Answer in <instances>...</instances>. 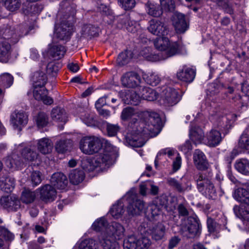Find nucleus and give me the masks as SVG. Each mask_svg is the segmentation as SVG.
<instances>
[{"instance_id": "obj_38", "label": "nucleus", "mask_w": 249, "mask_h": 249, "mask_svg": "<svg viewBox=\"0 0 249 249\" xmlns=\"http://www.w3.org/2000/svg\"><path fill=\"white\" fill-rule=\"evenodd\" d=\"M85 178V173L83 170H72L69 174L70 182L74 184L77 185L81 182Z\"/></svg>"}, {"instance_id": "obj_34", "label": "nucleus", "mask_w": 249, "mask_h": 249, "mask_svg": "<svg viewBox=\"0 0 249 249\" xmlns=\"http://www.w3.org/2000/svg\"><path fill=\"white\" fill-rule=\"evenodd\" d=\"M177 76L180 80L186 83H190L193 81L195 77V71L190 68L183 69L178 72Z\"/></svg>"}, {"instance_id": "obj_61", "label": "nucleus", "mask_w": 249, "mask_h": 249, "mask_svg": "<svg viewBox=\"0 0 249 249\" xmlns=\"http://www.w3.org/2000/svg\"><path fill=\"white\" fill-rule=\"evenodd\" d=\"M16 40L17 42L19 39V38L23 36L28 34V32L26 29V26L24 25H18L16 28Z\"/></svg>"}, {"instance_id": "obj_64", "label": "nucleus", "mask_w": 249, "mask_h": 249, "mask_svg": "<svg viewBox=\"0 0 249 249\" xmlns=\"http://www.w3.org/2000/svg\"><path fill=\"white\" fill-rule=\"evenodd\" d=\"M160 81V77L158 75L155 74V73L150 74L146 78L147 83L152 86H157L158 84H159Z\"/></svg>"}, {"instance_id": "obj_37", "label": "nucleus", "mask_w": 249, "mask_h": 249, "mask_svg": "<svg viewBox=\"0 0 249 249\" xmlns=\"http://www.w3.org/2000/svg\"><path fill=\"white\" fill-rule=\"evenodd\" d=\"M178 44L176 42H170V45L164 52L159 53L160 60L165 59L169 57L172 56L178 53Z\"/></svg>"}, {"instance_id": "obj_18", "label": "nucleus", "mask_w": 249, "mask_h": 249, "mask_svg": "<svg viewBox=\"0 0 249 249\" xmlns=\"http://www.w3.org/2000/svg\"><path fill=\"white\" fill-rule=\"evenodd\" d=\"M48 90L44 87L34 88L33 95L35 98L38 101H42L44 104L51 105L53 103V99L47 96Z\"/></svg>"}, {"instance_id": "obj_11", "label": "nucleus", "mask_w": 249, "mask_h": 249, "mask_svg": "<svg viewBox=\"0 0 249 249\" xmlns=\"http://www.w3.org/2000/svg\"><path fill=\"white\" fill-rule=\"evenodd\" d=\"M137 129L132 132L127 133L125 136L126 142L131 146L134 147H140L144 145L146 140L143 134L138 131L140 129L137 126Z\"/></svg>"}, {"instance_id": "obj_8", "label": "nucleus", "mask_w": 249, "mask_h": 249, "mask_svg": "<svg viewBox=\"0 0 249 249\" xmlns=\"http://www.w3.org/2000/svg\"><path fill=\"white\" fill-rule=\"evenodd\" d=\"M180 98V94L175 89L169 88L163 91L160 102L164 106L171 107L177 104Z\"/></svg>"}, {"instance_id": "obj_54", "label": "nucleus", "mask_w": 249, "mask_h": 249, "mask_svg": "<svg viewBox=\"0 0 249 249\" xmlns=\"http://www.w3.org/2000/svg\"><path fill=\"white\" fill-rule=\"evenodd\" d=\"M136 113V112L133 107H128L123 109L121 118L123 121H127L130 119Z\"/></svg>"}, {"instance_id": "obj_33", "label": "nucleus", "mask_w": 249, "mask_h": 249, "mask_svg": "<svg viewBox=\"0 0 249 249\" xmlns=\"http://www.w3.org/2000/svg\"><path fill=\"white\" fill-rule=\"evenodd\" d=\"M72 141L70 139L61 140L55 144V148L58 153H65L70 152L72 148Z\"/></svg>"}, {"instance_id": "obj_49", "label": "nucleus", "mask_w": 249, "mask_h": 249, "mask_svg": "<svg viewBox=\"0 0 249 249\" xmlns=\"http://www.w3.org/2000/svg\"><path fill=\"white\" fill-rule=\"evenodd\" d=\"M235 168L240 173L248 175L249 173V161L246 159H241L235 165Z\"/></svg>"}, {"instance_id": "obj_55", "label": "nucleus", "mask_w": 249, "mask_h": 249, "mask_svg": "<svg viewBox=\"0 0 249 249\" xmlns=\"http://www.w3.org/2000/svg\"><path fill=\"white\" fill-rule=\"evenodd\" d=\"M4 5L9 11H14L19 8L21 2L20 0H6Z\"/></svg>"}, {"instance_id": "obj_27", "label": "nucleus", "mask_w": 249, "mask_h": 249, "mask_svg": "<svg viewBox=\"0 0 249 249\" xmlns=\"http://www.w3.org/2000/svg\"><path fill=\"white\" fill-rule=\"evenodd\" d=\"M37 147L38 150L41 153L46 155L52 152L53 148V143L50 139L43 138L38 140Z\"/></svg>"}, {"instance_id": "obj_42", "label": "nucleus", "mask_w": 249, "mask_h": 249, "mask_svg": "<svg viewBox=\"0 0 249 249\" xmlns=\"http://www.w3.org/2000/svg\"><path fill=\"white\" fill-rule=\"evenodd\" d=\"M124 204L122 200H119L117 203L113 205L110 209L111 215L116 219L120 217L124 212Z\"/></svg>"}, {"instance_id": "obj_39", "label": "nucleus", "mask_w": 249, "mask_h": 249, "mask_svg": "<svg viewBox=\"0 0 249 249\" xmlns=\"http://www.w3.org/2000/svg\"><path fill=\"white\" fill-rule=\"evenodd\" d=\"M42 9V5L37 3H28L27 6H23L22 7L23 13L26 15L31 16L38 14Z\"/></svg>"}, {"instance_id": "obj_32", "label": "nucleus", "mask_w": 249, "mask_h": 249, "mask_svg": "<svg viewBox=\"0 0 249 249\" xmlns=\"http://www.w3.org/2000/svg\"><path fill=\"white\" fill-rule=\"evenodd\" d=\"M32 81L34 88L44 87L47 81V76L43 72L37 71L33 75Z\"/></svg>"}, {"instance_id": "obj_17", "label": "nucleus", "mask_w": 249, "mask_h": 249, "mask_svg": "<svg viewBox=\"0 0 249 249\" xmlns=\"http://www.w3.org/2000/svg\"><path fill=\"white\" fill-rule=\"evenodd\" d=\"M195 165L200 170H205L208 168L209 164L204 153L199 149L195 150L193 154Z\"/></svg>"}, {"instance_id": "obj_2", "label": "nucleus", "mask_w": 249, "mask_h": 249, "mask_svg": "<svg viewBox=\"0 0 249 249\" xmlns=\"http://www.w3.org/2000/svg\"><path fill=\"white\" fill-rule=\"evenodd\" d=\"M108 145L105 146V150L103 153L97 156L95 163L96 165L89 160H85L82 162V167L86 171L90 172L94 170L96 167H104L107 166L108 167L112 164L114 159L116 158L115 153L113 149L112 146L108 148Z\"/></svg>"}, {"instance_id": "obj_40", "label": "nucleus", "mask_w": 249, "mask_h": 249, "mask_svg": "<svg viewBox=\"0 0 249 249\" xmlns=\"http://www.w3.org/2000/svg\"><path fill=\"white\" fill-rule=\"evenodd\" d=\"M22 158L26 161H34L36 160L38 156L36 151L30 147H25L21 152Z\"/></svg>"}, {"instance_id": "obj_1", "label": "nucleus", "mask_w": 249, "mask_h": 249, "mask_svg": "<svg viewBox=\"0 0 249 249\" xmlns=\"http://www.w3.org/2000/svg\"><path fill=\"white\" fill-rule=\"evenodd\" d=\"M125 231L124 227L120 223L112 222L109 224L103 231V239L100 244L104 249H116L118 248L116 240L122 239Z\"/></svg>"}, {"instance_id": "obj_4", "label": "nucleus", "mask_w": 249, "mask_h": 249, "mask_svg": "<svg viewBox=\"0 0 249 249\" xmlns=\"http://www.w3.org/2000/svg\"><path fill=\"white\" fill-rule=\"evenodd\" d=\"M181 234L187 238H194L200 233V224L196 218L190 216L185 219L180 230Z\"/></svg>"}, {"instance_id": "obj_35", "label": "nucleus", "mask_w": 249, "mask_h": 249, "mask_svg": "<svg viewBox=\"0 0 249 249\" xmlns=\"http://www.w3.org/2000/svg\"><path fill=\"white\" fill-rule=\"evenodd\" d=\"M165 227L161 223H158L150 230V234L153 239L158 241L164 236Z\"/></svg>"}, {"instance_id": "obj_9", "label": "nucleus", "mask_w": 249, "mask_h": 249, "mask_svg": "<svg viewBox=\"0 0 249 249\" xmlns=\"http://www.w3.org/2000/svg\"><path fill=\"white\" fill-rule=\"evenodd\" d=\"M72 23L63 20L55 30L56 37L60 40L67 42L70 40L73 32Z\"/></svg>"}, {"instance_id": "obj_46", "label": "nucleus", "mask_w": 249, "mask_h": 249, "mask_svg": "<svg viewBox=\"0 0 249 249\" xmlns=\"http://www.w3.org/2000/svg\"><path fill=\"white\" fill-rule=\"evenodd\" d=\"M98 29L95 26L91 24L83 25L81 30V35L84 37H91L96 36Z\"/></svg>"}, {"instance_id": "obj_25", "label": "nucleus", "mask_w": 249, "mask_h": 249, "mask_svg": "<svg viewBox=\"0 0 249 249\" xmlns=\"http://www.w3.org/2000/svg\"><path fill=\"white\" fill-rule=\"evenodd\" d=\"M64 5L65 7L63 9L62 8V11H59V14L61 13L65 14L64 15V18L65 19H69L67 21L73 23L74 21V17L76 13V6L74 3L70 4L67 2H64Z\"/></svg>"}, {"instance_id": "obj_62", "label": "nucleus", "mask_w": 249, "mask_h": 249, "mask_svg": "<svg viewBox=\"0 0 249 249\" xmlns=\"http://www.w3.org/2000/svg\"><path fill=\"white\" fill-rule=\"evenodd\" d=\"M162 9L165 11H172L174 10L175 4L173 0H160Z\"/></svg>"}, {"instance_id": "obj_6", "label": "nucleus", "mask_w": 249, "mask_h": 249, "mask_svg": "<svg viewBox=\"0 0 249 249\" xmlns=\"http://www.w3.org/2000/svg\"><path fill=\"white\" fill-rule=\"evenodd\" d=\"M150 240L146 237H142L137 240L134 235H131L128 236V238L124 240V249H148L151 246Z\"/></svg>"}, {"instance_id": "obj_51", "label": "nucleus", "mask_w": 249, "mask_h": 249, "mask_svg": "<svg viewBox=\"0 0 249 249\" xmlns=\"http://www.w3.org/2000/svg\"><path fill=\"white\" fill-rule=\"evenodd\" d=\"M141 54L148 61L154 62L160 60L159 53L157 54L151 53L149 48H144L141 52Z\"/></svg>"}, {"instance_id": "obj_12", "label": "nucleus", "mask_w": 249, "mask_h": 249, "mask_svg": "<svg viewBox=\"0 0 249 249\" xmlns=\"http://www.w3.org/2000/svg\"><path fill=\"white\" fill-rule=\"evenodd\" d=\"M122 85L127 88H135L139 87L142 80L140 75L134 71L125 73L121 77Z\"/></svg>"}, {"instance_id": "obj_57", "label": "nucleus", "mask_w": 249, "mask_h": 249, "mask_svg": "<svg viewBox=\"0 0 249 249\" xmlns=\"http://www.w3.org/2000/svg\"><path fill=\"white\" fill-rule=\"evenodd\" d=\"M48 123V118L44 112L38 113L36 118V124L38 127H43Z\"/></svg>"}, {"instance_id": "obj_48", "label": "nucleus", "mask_w": 249, "mask_h": 249, "mask_svg": "<svg viewBox=\"0 0 249 249\" xmlns=\"http://www.w3.org/2000/svg\"><path fill=\"white\" fill-rule=\"evenodd\" d=\"M108 225L109 224L107 223V220L104 217H101L93 223L92 228L93 230L96 231H102V235H103V231Z\"/></svg>"}, {"instance_id": "obj_28", "label": "nucleus", "mask_w": 249, "mask_h": 249, "mask_svg": "<svg viewBox=\"0 0 249 249\" xmlns=\"http://www.w3.org/2000/svg\"><path fill=\"white\" fill-rule=\"evenodd\" d=\"M104 144L105 146L108 145V148L110 147V143L107 141L101 139L95 136H91L90 152H91V155L99 152L103 147Z\"/></svg>"}, {"instance_id": "obj_21", "label": "nucleus", "mask_w": 249, "mask_h": 249, "mask_svg": "<svg viewBox=\"0 0 249 249\" xmlns=\"http://www.w3.org/2000/svg\"><path fill=\"white\" fill-rule=\"evenodd\" d=\"M11 47L9 42L0 38V62H8L11 54Z\"/></svg>"}, {"instance_id": "obj_10", "label": "nucleus", "mask_w": 249, "mask_h": 249, "mask_svg": "<svg viewBox=\"0 0 249 249\" xmlns=\"http://www.w3.org/2000/svg\"><path fill=\"white\" fill-rule=\"evenodd\" d=\"M140 129L138 131L141 132L146 140L149 138L156 136L160 131V126L159 124L141 122L138 125Z\"/></svg>"}, {"instance_id": "obj_63", "label": "nucleus", "mask_w": 249, "mask_h": 249, "mask_svg": "<svg viewBox=\"0 0 249 249\" xmlns=\"http://www.w3.org/2000/svg\"><path fill=\"white\" fill-rule=\"evenodd\" d=\"M41 174L38 171H33L31 175V180L34 186H36L41 182Z\"/></svg>"}, {"instance_id": "obj_44", "label": "nucleus", "mask_w": 249, "mask_h": 249, "mask_svg": "<svg viewBox=\"0 0 249 249\" xmlns=\"http://www.w3.org/2000/svg\"><path fill=\"white\" fill-rule=\"evenodd\" d=\"M214 3L217 6L221 7L225 12L230 15L234 14V10L232 4L229 0H210Z\"/></svg>"}, {"instance_id": "obj_56", "label": "nucleus", "mask_w": 249, "mask_h": 249, "mask_svg": "<svg viewBox=\"0 0 249 249\" xmlns=\"http://www.w3.org/2000/svg\"><path fill=\"white\" fill-rule=\"evenodd\" d=\"M127 99H129L127 103L135 106L138 105L141 99L140 92L138 94L135 91L131 92L127 94Z\"/></svg>"}, {"instance_id": "obj_29", "label": "nucleus", "mask_w": 249, "mask_h": 249, "mask_svg": "<svg viewBox=\"0 0 249 249\" xmlns=\"http://www.w3.org/2000/svg\"><path fill=\"white\" fill-rule=\"evenodd\" d=\"M66 51V49L63 46L53 45L50 48L48 54L52 58L58 60L64 56Z\"/></svg>"}, {"instance_id": "obj_36", "label": "nucleus", "mask_w": 249, "mask_h": 249, "mask_svg": "<svg viewBox=\"0 0 249 249\" xmlns=\"http://www.w3.org/2000/svg\"><path fill=\"white\" fill-rule=\"evenodd\" d=\"M51 117L53 121L65 123L67 121V117L65 110L60 107L53 108L51 112Z\"/></svg>"}, {"instance_id": "obj_50", "label": "nucleus", "mask_w": 249, "mask_h": 249, "mask_svg": "<svg viewBox=\"0 0 249 249\" xmlns=\"http://www.w3.org/2000/svg\"><path fill=\"white\" fill-rule=\"evenodd\" d=\"M144 213L152 218H155L162 213V208L158 205L152 204L148 206Z\"/></svg>"}, {"instance_id": "obj_58", "label": "nucleus", "mask_w": 249, "mask_h": 249, "mask_svg": "<svg viewBox=\"0 0 249 249\" xmlns=\"http://www.w3.org/2000/svg\"><path fill=\"white\" fill-rule=\"evenodd\" d=\"M238 145L242 149H249V135L244 133L240 137Z\"/></svg>"}, {"instance_id": "obj_52", "label": "nucleus", "mask_w": 249, "mask_h": 249, "mask_svg": "<svg viewBox=\"0 0 249 249\" xmlns=\"http://www.w3.org/2000/svg\"><path fill=\"white\" fill-rule=\"evenodd\" d=\"M36 197L34 192L29 190H25L22 192L21 200L24 203H30L33 202Z\"/></svg>"}, {"instance_id": "obj_7", "label": "nucleus", "mask_w": 249, "mask_h": 249, "mask_svg": "<svg viewBox=\"0 0 249 249\" xmlns=\"http://www.w3.org/2000/svg\"><path fill=\"white\" fill-rule=\"evenodd\" d=\"M126 200L128 203L127 211L129 215L133 216L145 212V205L144 202L137 199L135 196H127Z\"/></svg>"}, {"instance_id": "obj_23", "label": "nucleus", "mask_w": 249, "mask_h": 249, "mask_svg": "<svg viewBox=\"0 0 249 249\" xmlns=\"http://www.w3.org/2000/svg\"><path fill=\"white\" fill-rule=\"evenodd\" d=\"M222 139L219 131L212 130L206 135V144L210 147H215L220 143Z\"/></svg>"}, {"instance_id": "obj_14", "label": "nucleus", "mask_w": 249, "mask_h": 249, "mask_svg": "<svg viewBox=\"0 0 249 249\" xmlns=\"http://www.w3.org/2000/svg\"><path fill=\"white\" fill-rule=\"evenodd\" d=\"M147 29L152 34L158 36H165L168 33L167 27L164 23L157 19H152L149 22Z\"/></svg>"}, {"instance_id": "obj_60", "label": "nucleus", "mask_w": 249, "mask_h": 249, "mask_svg": "<svg viewBox=\"0 0 249 249\" xmlns=\"http://www.w3.org/2000/svg\"><path fill=\"white\" fill-rule=\"evenodd\" d=\"M0 81L5 86L9 87L13 84V77L9 73H3L0 76Z\"/></svg>"}, {"instance_id": "obj_47", "label": "nucleus", "mask_w": 249, "mask_h": 249, "mask_svg": "<svg viewBox=\"0 0 249 249\" xmlns=\"http://www.w3.org/2000/svg\"><path fill=\"white\" fill-rule=\"evenodd\" d=\"M168 45H170L169 39L164 36H159L154 41L155 47L161 52H164Z\"/></svg>"}, {"instance_id": "obj_13", "label": "nucleus", "mask_w": 249, "mask_h": 249, "mask_svg": "<svg viewBox=\"0 0 249 249\" xmlns=\"http://www.w3.org/2000/svg\"><path fill=\"white\" fill-rule=\"evenodd\" d=\"M1 206L9 212L17 211L20 207V200L15 196H2L0 199Z\"/></svg>"}, {"instance_id": "obj_31", "label": "nucleus", "mask_w": 249, "mask_h": 249, "mask_svg": "<svg viewBox=\"0 0 249 249\" xmlns=\"http://www.w3.org/2000/svg\"><path fill=\"white\" fill-rule=\"evenodd\" d=\"M189 137L194 143L197 144L202 142L204 138V133L200 127H194L190 129Z\"/></svg>"}, {"instance_id": "obj_24", "label": "nucleus", "mask_w": 249, "mask_h": 249, "mask_svg": "<svg viewBox=\"0 0 249 249\" xmlns=\"http://www.w3.org/2000/svg\"><path fill=\"white\" fill-rule=\"evenodd\" d=\"M12 124L16 127L25 125L28 122V115L23 111H15L11 115Z\"/></svg>"}, {"instance_id": "obj_59", "label": "nucleus", "mask_w": 249, "mask_h": 249, "mask_svg": "<svg viewBox=\"0 0 249 249\" xmlns=\"http://www.w3.org/2000/svg\"><path fill=\"white\" fill-rule=\"evenodd\" d=\"M78 249H95L94 241L92 239L85 240L79 244Z\"/></svg>"}, {"instance_id": "obj_19", "label": "nucleus", "mask_w": 249, "mask_h": 249, "mask_svg": "<svg viewBox=\"0 0 249 249\" xmlns=\"http://www.w3.org/2000/svg\"><path fill=\"white\" fill-rule=\"evenodd\" d=\"M52 185L58 189H64L67 186L68 181L66 176L62 173H54L51 178Z\"/></svg>"}, {"instance_id": "obj_53", "label": "nucleus", "mask_w": 249, "mask_h": 249, "mask_svg": "<svg viewBox=\"0 0 249 249\" xmlns=\"http://www.w3.org/2000/svg\"><path fill=\"white\" fill-rule=\"evenodd\" d=\"M61 64L59 63L50 62L48 64L46 67L47 72L53 76H55L61 68Z\"/></svg>"}, {"instance_id": "obj_41", "label": "nucleus", "mask_w": 249, "mask_h": 249, "mask_svg": "<svg viewBox=\"0 0 249 249\" xmlns=\"http://www.w3.org/2000/svg\"><path fill=\"white\" fill-rule=\"evenodd\" d=\"M91 136H85L81 138L79 142V148L85 154L90 155Z\"/></svg>"}, {"instance_id": "obj_20", "label": "nucleus", "mask_w": 249, "mask_h": 249, "mask_svg": "<svg viewBox=\"0 0 249 249\" xmlns=\"http://www.w3.org/2000/svg\"><path fill=\"white\" fill-rule=\"evenodd\" d=\"M173 24L178 33H184L188 28V24L185 19V16L181 13L175 15Z\"/></svg>"}, {"instance_id": "obj_5", "label": "nucleus", "mask_w": 249, "mask_h": 249, "mask_svg": "<svg viewBox=\"0 0 249 249\" xmlns=\"http://www.w3.org/2000/svg\"><path fill=\"white\" fill-rule=\"evenodd\" d=\"M234 197L242 203L240 213L245 220L249 221V193L246 189L239 188L235 191Z\"/></svg>"}, {"instance_id": "obj_30", "label": "nucleus", "mask_w": 249, "mask_h": 249, "mask_svg": "<svg viewBox=\"0 0 249 249\" xmlns=\"http://www.w3.org/2000/svg\"><path fill=\"white\" fill-rule=\"evenodd\" d=\"M15 187V179L14 178L6 176L0 178V189L3 192L9 193L11 192Z\"/></svg>"}, {"instance_id": "obj_43", "label": "nucleus", "mask_w": 249, "mask_h": 249, "mask_svg": "<svg viewBox=\"0 0 249 249\" xmlns=\"http://www.w3.org/2000/svg\"><path fill=\"white\" fill-rule=\"evenodd\" d=\"M133 56L131 51L125 50L120 53L117 58V63L120 66L125 65L130 62Z\"/></svg>"}, {"instance_id": "obj_15", "label": "nucleus", "mask_w": 249, "mask_h": 249, "mask_svg": "<svg viewBox=\"0 0 249 249\" xmlns=\"http://www.w3.org/2000/svg\"><path fill=\"white\" fill-rule=\"evenodd\" d=\"M16 29L9 25H3L0 27V38H3L9 42L16 43Z\"/></svg>"}, {"instance_id": "obj_45", "label": "nucleus", "mask_w": 249, "mask_h": 249, "mask_svg": "<svg viewBox=\"0 0 249 249\" xmlns=\"http://www.w3.org/2000/svg\"><path fill=\"white\" fill-rule=\"evenodd\" d=\"M146 6L147 13L151 16L159 17L162 14V9L158 4L148 2Z\"/></svg>"}, {"instance_id": "obj_26", "label": "nucleus", "mask_w": 249, "mask_h": 249, "mask_svg": "<svg viewBox=\"0 0 249 249\" xmlns=\"http://www.w3.org/2000/svg\"><path fill=\"white\" fill-rule=\"evenodd\" d=\"M139 92L142 99L149 101L156 100L159 96L158 93L155 90L142 86H140Z\"/></svg>"}, {"instance_id": "obj_16", "label": "nucleus", "mask_w": 249, "mask_h": 249, "mask_svg": "<svg viewBox=\"0 0 249 249\" xmlns=\"http://www.w3.org/2000/svg\"><path fill=\"white\" fill-rule=\"evenodd\" d=\"M56 196V191L52 185L46 184L40 189V198L43 201H53Z\"/></svg>"}, {"instance_id": "obj_3", "label": "nucleus", "mask_w": 249, "mask_h": 249, "mask_svg": "<svg viewBox=\"0 0 249 249\" xmlns=\"http://www.w3.org/2000/svg\"><path fill=\"white\" fill-rule=\"evenodd\" d=\"M197 188L200 192L209 198L215 199L216 190L211 179L210 173H199L195 177Z\"/></svg>"}, {"instance_id": "obj_22", "label": "nucleus", "mask_w": 249, "mask_h": 249, "mask_svg": "<svg viewBox=\"0 0 249 249\" xmlns=\"http://www.w3.org/2000/svg\"><path fill=\"white\" fill-rule=\"evenodd\" d=\"M167 183L171 187L179 193H183L185 191H190L192 189L191 183L189 181H187L185 184L182 185L176 179L170 178L167 179Z\"/></svg>"}]
</instances>
